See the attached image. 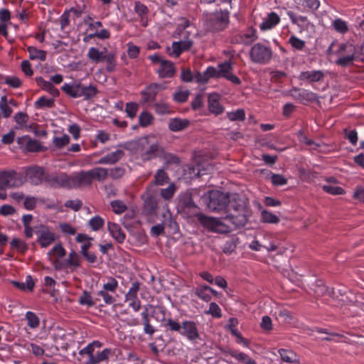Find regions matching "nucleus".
<instances>
[{
  "mask_svg": "<svg viewBox=\"0 0 364 364\" xmlns=\"http://www.w3.org/2000/svg\"><path fill=\"white\" fill-rule=\"evenodd\" d=\"M54 103L53 99H47L46 97H41L36 102V107H53Z\"/></svg>",
  "mask_w": 364,
  "mask_h": 364,
  "instance_id": "59",
  "label": "nucleus"
},
{
  "mask_svg": "<svg viewBox=\"0 0 364 364\" xmlns=\"http://www.w3.org/2000/svg\"><path fill=\"white\" fill-rule=\"evenodd\" d=\"M79 303L81 304H86L88 306H92L95 304L91 295L87 291H84L82 295L80 297Z\"/></svg>",
  "mask_w": 364,
  "mask_h": 364,
  "instance_id": "64",
  "label": "nucleus"
},
{
  "mask_svg": "<svg viewBox=\"0 0 364 364\" xmlns=\"http://www.w3.org/2000/svg\"><path fill=\"white\" fill-rule=\"evenodd\" d=\"M140 284L135 282L132 284V287L126 294V300L130 301L129 306L136 311H139L141 307L140 301L137 299V292L139 290Z\"/></svg>",
  "mask_w": 364,
  "mask_h": 364,
  "instance_id": "15",
  "label": "nucleus"
},
{
  "mask_svg": "<svg viewBox=\"0 0 364 364\" xmlns=\"http://www.w3.org/2000/svg\"><path fill=\"white\" fill-rule=\"evenodd\" d=\"M291 95L297 97L301 101L316 102L318 104L320 103L317 95L315 93L308 90H303L298 92L297 90H291Z\"/></svg>",
  "mask_w": 364,
  "mask_h": 364,
  "instance_id": "20",
  "label": "nucleus"
},
{
  "mask_svg": "<svg viewBox=\"0 0 364 364\" xmlns=\"http://www.w3.org/2000/svg\"><path fill=\"white\" fill-rule=\"evenodd\" d=\"M323 77V73L320 70L302 72L300 75V80H309V82H318Z\"/></svg>",
  "mask_w": 364,
  "mask_h": 364,
  "instance_id": "25",
  "label": "nucleus"
},
{
  "mask_svg": "<svg viewBox=\"0 0 364 364\" xmlns=\"http://www.w3.org/2000/svg\"><path fill=\"white\" fill-rule=\"evenodd\" d=\"M70 188L90 186L92 182L90 171H80L76 176L70 177Z\"/></svg>",
  "mask_w": 364,
  "mask_h": 364,
  "instance_id": "12",
  "label": "nucleus"
},
{
  "mask_svg": "<svg viewBox=\"0 0 364 364\" xmlns=\"http://www.w3.org/2000/svg\"><path fill=\"white\" fill-rule=\"evenodd\" d=\"M110 354V350L105 349L100 353H97V355H93L91 358H89L86 362L87 364H97L101 361L107 360L109 355Z\"/></svg>",
  "mask_w": 364,
  "mask_h": 364,
  "instance_id": "33",
  "label": "nucleus"
},
{
  "mask_svg": "<svg viewBox=\"0 0 364 364\" xmlns=\"http://www.w3.org/2000/svg\"><path fill=\"white\" fill-rule=\"evenodd\" d=\"M26 173L33 185H39L45 181V176L47 174L43 168L39 166L28 168Z\"/></svg>",
  "mask_w": 364,
  "mask_h": 364,
  "instance_id": "13",
  "label": "nucleus"
},
{
  "mask_svg": "<svg viewBox=\"0 0 364 364\" xmlns=\"http://www.w3.org/2000/svg\"><path fill=\"white\" fill-rule=\"evenodd\" d=\"M29 53V58L31 60L38 59L44 61L46 58V51L43 50L37 49L35 47L30 46L27 48Z\"/></svg>",
  "mask_w": 364,
  "mask_h": 364,
  "instance_id": "32",
  "label": "nucleus"
},
{
  "mask_svg": "<svg viewBox=\"0 0 364 364\" xmlns=\"http://www.w3.org/2000/svg\"><path fill=\"white\" fill-rule=\"evenodd\" d=\"M279 353L284 362L291 363L297 361L296 353L291 350L280 349Z\"/></svg>",
  "mask_w": 364,
  "mask_h": 364,
  "instance_id": "36",
  "label": "nucleus"
},
{
  "mask_svg": "<svg viewBox=\"0 0 364 364\" xmlns=\"http://www.w3.org/2000/svg\"><path fill=\"white\" fill-rule=\"evenodd\" d=\"M261 216L262 220L264 223H277L279 221V219L277 216L267 210L262 211Z\"/></svg>",
  "mask_w": 364,
  "mask_h": 364,
  "instance_id": "43",
  "label": "nucleus"
},
{
  "mask_svg": "<svg viewBox=\"0 0 364 364\" xmlns=\"http://www.w3.org/2000/svg\"><path fill=\"white\" fill-rule=\"evenodd\" d=\"M92 181L94 179L98 181H105L108 176V170L102 167H97L90 170Z\"/></svg>",
  "mask_w": 364,
  "mask_h": 364,
  "instance_id": "29",
  "label": "nucleus"
},
{
  "mask_svg": "<svg viewBox=\"0 0 364 364\" xmlns=\"http://www.w3.org/2000/svg\"><path fill=\"white\" fill-rule=\"evenodd\" d=\"M111 206L117 214L122 213L127 209V205L122 200H119L112 201Z\"/></svg>",
  "mask_w": 364,
  "mask_h": 364,
  "instance_id": "45",
  "label": "nucleus"
},
{
  "mask_svg": "<svg viewBox=\"0 0 364 364\" xmlns=\"http://www.w3.org/2000/svg\"><path fill=\"white\" fill-rule=\"evenodd\" d=\"M196 217L200 223L209 231L225 234L232 230L229 225L223 223L219 218L206 216L202 213L196 214Z\"/></svg>",
  "mask_w": 364,
  "mask_h": 364,
  "instance_id": "5",
  "label": "nucleus"
},
{
  "mask_svg": "<svg viewBox=\"0 0 364 364\" xmlns=\"http://www.w3.org/2000/svg\"><path fill=\"white\" fill-rule=\"evenodd\" d=\"M26 319L28 321V325L31 328H36L39 325V319L38 316L31 311H28L26 314Z\"/></svg>",
  "mask_w": 364,
  "mask_h": 364,
  "instance_id": "48",
  "label": "nucleus"
},
{
  "mask_svg": "<svg viewBox=\"0 0 364 364\" xmlns=\"http://www.w3.org/2000/svg\"><path fill=\"white\" fill-rule=\"evenodd\" d=\"M211 290V288L207 286H205L203 288L198 289L196 291V294L198 296L205 301H208L210 299V296L207 293V291Z\"/></svg>",
  "mask_w": 364,
  "mask_h": 364,
  "instance_id": "58",
  "label": "nucleus"
},
{
  "mask_svg": "<svg viewBox=\"0 0 364 364\" xmlns=\"http://www.w3.org/2000/svg\"><path fill=\"white\" fill-rule=\"evenodd\" d=\"M182 329L181 334L186 336L190 340H195L199 336L196 323L193 321L183 322L182 323Z\"/></svg>",
  "mask_w": 364,
  "mask_h": 364,
  "instance_id": "17",
  "label": "nucleus"
},
{
  "mask_svg": "<svg viewBox=\"0 0 364 364\" xmlns=\"http://www.w3.org/2000/svg\"><path fill=\"white\" fill-rule=\"evenodd\" d=\"M192 45L193 41L190 40L173 42L172 44V54L178 57L183 51L189 50Z\"/></svg>",
  "mask_w": 364,
  "mask_h": 364,
  "instance_id": "22",
  "label": "nucleus"
},
{
  "mask_svg": "<svg viewBox=\"0 0 364 364\" xmlns=\"http://www.w3.org/2000/svg\"><path fill=\"white\" fill-rule=\"evenodd\" d=\"M0 109L3 113L4 117L8 118L12 113L11 108L8 105V100L6 96H2L0 101Z\"/></svg>",
  "mask_w": 364,
  "mask_h": 364,
  "instance_id": "40",
  "label": "nucleus"
},
{
  "mask_svg": "<svg viewBox=\"0 0 364 364\" xmlns=\"http://www.w3.org/2000/svg\"><path fill=\"white\" fill-rule=\"evenodd\" d=\"M333 26L338 32L344 33L348 31L346 23L341 19H336L333 22Z\"/></svg>",
  "mask_w": 364,
  "mask_h": 364,
  "instance_id": "63",
  "label": "nucleus"
},
{
  "mask_svg": "<svg viewBox=\"0 0 364 364\" xmlns=\"http://www.w3.org/2000/svg\"><path fill=\"white\" fill-rule=\"evenodd\" d=\"M16 174V173L14 171H0V190L17 186L15 178Z\"/></svg>",
  "mask_w": 364,
  "mask_h": 364,
  "instance_id": "16",
  "label": "nucleus"
},
{
  "mask_svg": "<svg viewBox=\"0 0 364 364\" xmlns=\"http://www.w3.org/2000/svg\"><path fill=\"white\" fill-rule=\"evenodd\" d=\"M70 142V137L67 134H64L61 137H55L53 139V143L58 148H62Z\"/></svg>",
  "mask_w": 364,
  "mask_h": 364,
  "instance_id": "52",
  "label": "nucleus"
},
{
  "mask_svg": "<svg viewBox=\"0 0 364 364\" xmlns=\"http://www.w3.org/2000/svg\"><path fill=\"white\" fill-rule=\"evenodd\" d=\"M62 90L70 97L75 98L84 97L85 100H90L97 93V89L95 86H85L81 83L65 84L62 87Z\"/></svg>",
  "mask_w": 364,
  "mask_h": 364,
  "instance_id": "4",
  "label": "nucleus"
},
{
  "mask_svg": "<svg viewBox=\"0 0 364 364\" xmlns=\"http://www.w3.org/2000/svg\"><path fill=\"white\" fill-rule=\"evenodd\" d=\"M206 313L215 318H220L222 316L219 306L214 302L210 304L209 310Z\"/></svg>",
  "mask_w": 364,
  "mask_h": 364,
  "instance_id": "55",
  "label": "nucleus"
},
{
  "mask_svg": "<svg viewBox=\"0 0 364 364\" xmlns=\"http://www.w3.org/2000/svg\"><path fill=\"white\" fill-rule=\"evenodd\" d=\"M124 155V151L119 149L114 152L107 154V156H105L104 157H102L99 160L98 164H112L117 162Z\"/></svg>",
  "mask_w": 364,
  "mask_h": 364,
  "instance_id": "24",
  "label": "nucleus"
},
{
  "mask_svg": "<svg viewBox=\"0 0 364 364\" xmlns=\"http://www.w3.org/2000/svg\"><path fill=\"white\" fill-rule=\"evenodd\" d=\"M228 328H230L231 333L232 335H234L235 337H237L240 342L243 343L244 345L246 346H248V341L245 338H244L241 333L237 331V329L235 328V326L237 325L238 321L237 319L235 318H230L228 321Z\"/></svg>",
  "mask_w": 364,
  "mask_h": 364,
  "instance_id": "27",
  "label": "nucleus"
},
{
  "mask_svg": "<svg viewBox=\"0 0 364 364\" xmlns=\"http://www.w3.org/2000/svg\"><path fill=\"white\" fill-rule=\"evenodd\" d=\"M108 230L118 242L122 243L124 242L125 239V234L117 224L109 222Z\"/></svg>",
  "mask_w": 364,
  "mask_h": 364,
  "instance_id": "23",
  "label": "nucleus"
},
{
  "mask_svg": "<svg viewBox=\"0 0 364 364\" xmlns=\"http://www.w3.org/2000/svg\"><path fill=\"white\" fill-rule=\"evenodd\" d=\"M279 22V16L276 13L272 12L268 15L267 18L260 25V28L262 30L270 29Z\"/></svg>",
  "mask_w": 364,
  "mask_h": 364,
  "instance_id": "28",
  "label": "nucleus"
},
{
  "mask_svg": "<svg viewBox=\"0 0 364 364\" xmlns=\"http://www.w3.org/2000/svg\"><path fill=\"white\" fill-rule=\"evenodd\" d=\"M238 239H231L229 241H227L223 247V252L225 253L230 254L232 253L237 247V242Z\"/></svg>",
  "mask_w": 364,
  "mask_h": 364,
  "instance_id": "54",
  "label": "nucleus"
},
{
  "mask_svg": "<svg viewBox=\"0 0 364 364\" xmlns=\"http://www.w3.org/2000/svg\"><path fill=\"white\" fill-rule=\"evenodd\" d=\"M161 153H164V149L158 143H155L151 144L149 148L141 154V158L143 160L147 161L154 156L161 155Z\"/></svg>",
  "mask_w": 364,
  "mask_h": 364,
  "instance_id": "21",
  "label": "nucleus"
},
{
  "mask_svg": "<svg viewBox=\"0 0 364 364\" xmlns=\"http://www.w3.org/2000/svg\"><path fill=\"white\" fill-rule=\"evenodd\" d=\"M159 157L162 158L165 161V168L173 164L178 165L181 163L179 157L173 154L166 152L164 150V153H161V155H159Z\"/></svg>",
  "mask_w": 364,
  "mask_h": 364,
  "instance_id": "30",
  "label": "nucleus"
},
{
  "mask_svg": "<svg viewBox=\"0 0 364 364\" xmlns=\"http://www.w3.org/2000/svg\"><path fill=\"white\" fill-rule=\"evenodd\" d=\"M138 106L134 102H129L126 105L125 112L130 118H134L137 112Z\"/></svg>",
  "mask_w": 364,
  "mask_h": 364,
  "instance_id": "61",
  "label": "nucleus"
},
{
  "mask_svg": "<svg viewBox=\"0 0 364 364\" xmlns=\"http://www.w3.org/2000/svg\"><path fill=\"white\" fill-rule=\"evenodd\" d=\"M189 95V90L178 91L173 95V99L176 102L182 103L188 100Z\"/></svg>",
  "mask_w": 364,
  "mask_h": 364,
  "instance_id": "56",
  "label": "nucleus"
},
{
  "mask_svg": "<svg viewBox=\"0 0 364 364\" xmlns=\"http://www.w3.org/2000/svg\"><path fill=\"white\" fill-rule=\"evenodd\" d=\"M229 23V13L227 11H219L206 14L205 25L206 29L216 32L223 30Z\"/></svg>",
  "mask_w": 364,
  "mask_h": 364,
  "instance_id": "2",
  "label": "nucleus"
},
{
  "mask_svg": "<svg viewBox=\"0 0 364 364\" xmlns=\"http://www.w3.org/2000/svg\"><path fill=\"white\" fill-rule=\"evenodd\" d=\"M45 182L53 188L63 187L70 188V177L65 173H47L45 176Z\"/></svg>",
  "mask_w": 364,
  "mask_h": 364,
  "instance_id": "9",
  "label": "nucleus"
},
{
  "mask_svg": "<svg viewBox=\"0 0 364 364\" xmlns=\"http://www.w3.org/2000/svg\"><path fill=\"white\" fill-rule=\"evenodd\" d=\"M157 208V203L155 198L149 196L144 201V211L147 215H151Z\"/></svg>",
  "mask_w": 364,
  "mask_h": 364,
  "instance_id": "35",
  "label": "nucleus"
},
{
  "mask_svg": "<svg viewBox=\"0 0 364 364\" xmlns=\"http://www.w3.org/2000/svg\"><path fill=\"white\" fill-rule=\"evenodd\" d=\"M227 117L230 121H244L245 114L244 109H239L235 112H228Z\"/></svg>",
  "mask_w": 364,
  "mask_h": 364,
  "instance_id": "42",
  "label": "nucleus"
},
{
  "mask_svg": "<svg viewBox=\"0 0 364 364\" xmlns=\"http://www.w3.org/2000/svg\"><path fill=\"white\" fill-rule=\"evenodd\" d=\"M257 38V36L256 35V31L255 30H252L250 34L247 33L240 36V42L246 45L250 44L252 41L256 40Z\"/></svg>",
  "mask_w": 364,
  "mask_h": 364,
  "instance_id": "53",
  "label": "nucleus"
},
{
  "mask_svg": "<svg viewBox=\"0 0 364 364\" xmlns=\"http://www.w3.org/2000/svg\"><path fill=\"white\" fill-rule=\"evenodd\" d=\"M243 210H250L247 206V199L237 193L231 194L225 212Z\"/></svg>",
  "mask_w": 364,
  "mask_h": 364,
  "instance_id": "10",
  "label": "nucleus"
},
{
  "mask_svg": "<svg viewBox=\"0 0 364 364\" xmlns=\"http://www.w3.org/2000/svg\"><path fill=\"white\" fill-rule=\"evenodd\" d=\"M311 289L317 296H323L328 291V287L321 279L315 280L311 283Z\"/></svg>",
  "mask_w": 364,
  "mask_h": 364,
  "instance_id": "31",
  "label": "nucleus"
},
{
  "mask_svg": "<svg viewBox=\"0 0 364 364\" xmlns=\"http://www.w3.org/2000/svg\"><path fill=\"white\" fill-rule=\"evenodd\" d=\"M226 215L224 220H228L235 228L244 227L247 223L249 217L251 215L250 210H234L225 212Z\"/></svg>",
  "mask_w": 364,
  "mask_h": 364,
  "instance_id": "8",
  "label": "nucleus"
},
{
  "mask_svg": "<svg viewBox=\"0 0 364 364\" xmlns=\"http://www.w3.org/2000/svg\"><path fill=\"white\" fill-rule=\"evenodd\" d=\"M175 73L174 64L167 60L161 61L160 68L158 70L159 75L161 78L171 77Z\"/></svg>",
  "mask_w": 364,
  "mask_h": 364,
  "instance_id": "19",
  "label": "nucleus"
},
{
  "mask_svg": "<svg viewBox=\"0 0 364 364\" xmlns=\"http://www.w3.org/2000/svg\"><path fill=\"white\" fill-rule=\"evenodd\" d=\"M220 96L216 93L210 94L208 96V109L210 112L219 114L223 112V107L219 102Z\"/></svg>",
  "mask_w": 364,
  "mask_h": 364,
  "instance_id": "18",
  "label": "nucleus"
},
{
  "mask_svg": "<svg viewBox=\"0 0 364 364\" xmlns=\"http://www.w3.org/2000/svg\"><path fill=\"white\" fill-rule=\"evenodd\" d=\"M190 124L189 121L187 119H178L175 118L171 119L169 123V129L173 132H178L183 130L188 127Z\"/></svg>",
  "mask_w": 364,
  "mask_h": 364,
  "instance_id": "26",
  "label": "nucleus"
},
{
  "mask_svg": "<svg viewBox=\"0 0 364 364\" xmlns=\"http://www.w3.org/2000/svg\"><path fill=\"white\" fill-rule=\"evenodd\" d=\"M169 181L168 174L164 169H159L154 176V184L157 186H162Z\"/></svg>",
  "mask_w": 364,
  "mask_h": 364,
  "instance_id": "37",
  "label": "nucleus"
},
{
  "mask_svg": "<svg viewBox=\"0 0 364 364\" xmlns=\"http://www.w3.org/2000/svg\"><path fill=\"white\" fill-rule=\"evenodd\" d=\"M139 124L141 127H146L151 123V122L153 120V117L149 112H144L140 114V116L139 117Z\"/></svg>",
  "mask_w": 364,
  "mask_h": 364,
  "instance_id": "49",
  "label": "nucleus"
},
{
  "mask_svg": "<svg viewBox=\"0 0 364 364\" xmlns=\"http://www.w3.org/2000/svg\"><path fill=\"white\" fill-rule=\"evenodd\" d=\"M230 354L232 357L245 364H256V362L248 357L247 355L243 353H237L235 351H230Z\"/></svg>",
  "mask_w": 364,
  "mask_h": 364,
  "instance_id": "41",
  "label": "nucleus"
},
{
  "mask_svg": "<svg viewBox=\"0 0 364 364\" xmlns=\"http://www.w3.org/2000/svg\"><path fill=\"white\" fill-rule=\"evenodd\" d=\"M345 137L353 144L355 145L358 141V134L355 130L348 131V129L343 130Z\"/></svg>",
  "mask_w": 364,
  "mask_h": 364,
  "instance_id": "57",
  "label": "nucleus"
},
{
  "mask_svg": "<svg viewBox=\"0 0 364 364\" xmlns=\"http://www.w3.org/2000/svg\"><path fill=\"white\" fill-rule=\"evenodd\" d=\"M88 58L94 62H101L105 60V55L103 52H100L96 48H91L88 52Z\"/></svg>",
  "mask_w": 364,
  "mask_h": 364,
  "instance_id": "38",
  "label": "nucleus"
},
{
  "mask_svg": "<svg viewBox=\"0 0 364 364\" xmlns=\"http://www.w3.org/2000/svg\"><path fill=\"white\" fill-rule=\"evenodd\" d=\"M11 247L16 249L21 253H24L28 250L27 244L19 238H14L10 242Z\"/></svg>",
  "mask_w": 364,
  "mask_h": 364,
  "instance_id": "39",
  "label": "nucleus"
},
{
  "mask_svg": "<svg viewBox=\"0 0 364 364\" xmlns=\"http://www.w3.org/2000/svg\"><path fill=\"white\" fill-rule=\"evenodd\" d=\"M293 10L289 11L287 12L288 16L291 19L292 22L294 23H296L298 19L300 21L305 22L307 21V17L304 16H301L299 14V11H301V7L299 6H295L294 8H292Z\"/></svg>",
  "mask_w": 364,
  "mask_h": 364,
  "instance_id": "34",
  "label": "nucleus"
},
{
  "mask_svg": "<svg viewBox=\"0 0 364 364\" xmlns=\"http://www.w3.org/2000/svg\"><path fill=\"white\" fill-rule=\"evenodd\" d=\"M323 190L332 195H342L345 193L344 190L338 186H332L330 185H324L322 187Z\"/></svg>",
  "mask_w": 364,
  "mask_h": 364,
  "instance_id": "50",
  "label": "nucleus"
},
{
  "mask_svg": "<svg viewBox=\"0 0 364 364\" xmlns=\"http://www.w3.org/2000/svg\"><path fill=\"white\" fill-rule=\"evenodd\" d=\"M17 143L21 145H25L26 149L30 152H38L46 150L38 141L32 139L28 136H23L17 139Z\"/></svg>",
  "mask_w": 364,
  "mask_h": 364,
  "instance_id": "14",
  "label": "nucleus"
},
{
  "mask_svg": "<svg viewBox=\"0 0 364 364\" xmlns=\"http://www.w3.org/2000/svg\"><path fill=\"white\" fill-rule=\"evenodd\" d=\"M59 228L65 235H74L76 233L75 229L68 223H61L59 224Z\"/></svg>",
  "mask_w": 364,
  "mask_h": 364,
  "instance_id": "62",
  "label": "nucleus"
},
{
  "mask_svg": "<svg viewBox=\"0 0 364 364\" xmlns=\"http://www.w3.org/2000/svg\"><path fill=\"white\" fill-rule=\"evenodd\" d=\"M105 60L107 63V70L112 73L114 70L116 66L115 55L112 53H109L105 55Z\"/></svg>",
  "mask_w": 364,
  "mask_h": 364,
  "instance_id": "46",
  "label": "nucleus"
},
{
  "mask_svg": "<svg viewBox=\"0 0 364 364\" xmlns=\"http://www.w3.org/2000/svg\"><path fill=\"white\" fill-rule=\"evenodd\" d=\"M218 68V74L220 77H226V76L231 73L232 69V65L229 62H225L223 64L219 65Z\"/></svg>",
  "mask_w": 364,
  "mask_h": 364,
  "instance_id": "44",
  "label": "nucleus"
},
{
  "mask_svg": "<svg viewBox=\"0 0 364 364\" xmlns=\"http://www.w3.org/2000/svg\"><path fill=\"white\" fill-rule=\"evenodd\" d=\"M272 55L271 49L259 43L252 46L250 51V57L252 61L261 64L269 62Z\"/></svg>",
  "mask_w": 364,
  "mask_h": 364,
  "instance_id": "6",
  "label": "nucleus"
},
{
  "mask_svg": "<svg viewBox=\"0 0 364 364\" xmlns=\"http://www.w3.org/2000/svg\"><path fill=\"white\" fill-rule=\"evenodd\" d=\"M89 225L93 230L97 231L103 226L104 220L101 217L97 215L89 221Z\"/></svg>",
  "mask_w": 364,
  "mask_h": 364,
  "instance_id": "47",
  "label": "nucleus"
},
{
  "mask_svg": "<svg viewBox=\"0 0 364 364\" xmlns=\"http://www.w3.org/2000/svg\"><path fill=\"white\" fill-rule=\"evenodd\" d=\"M289 43L292 47L299 50H302L305 46V42L294 36H291L289 38Z\"/></svg>",
  "mask_w": 364,
  "mask_h": 364,
  "instance_id": "60",
  "label": "nucleus"
},
{
  "mask_svg": "<svg viewBox=\"0 0 364 364\" xmlns=\"http://www.w3.org/2000/svg\"><path fill=\"white\" fill-rule=\"evenodd\" d=\"M165 88L166 85L164 84H150L141 92L143 102L146 103L155 101L156 96L159 91L163 90Z\"/></svg>",
  "mask_w": 364,
  "mask_h": 364,
  "instance_id": "11",
  "label": "nucleus"
},
{
  "mask_svg": "<svg viewBox=\"0 0 364 364\" xmlns=\"http://www.w3.org/2000/svg\"><path fill=\"white\" fill-rule=\"evenodd\" d=\"M35 233L38 235L36 242L43 248L48 247L56 240L55 234L49 227L43 224L35 226Z\"/></svg>",
  "mask_w": 364,
  "mask_h": 364,
  "instance_id": "7",
  "label": "nucleus"
},
{
  "mask_svg": "<svg viewBox=\"0 0 364 364\" xmlns=\"http://www.w3.org/2000/svg\"><path fill=\"white\" fill-rule=\"evenodd\" d=\"M176 187L173 183L171 184L168 188L161 190V196L166 200L171 199L175 192Z\"/></svg>",
  "mask_w": 364,
  "mask_h": 364,
  "instance_id": "51",
  "label": "nucleus"
},
{
  "mask_svg": "<svg viewBox=\"0 0 364 364\" xmlns=\"http://www.w3.org/2000/svg\"><path fill=\"white\" fill-rule=\"evenodd\" d=\"M231 194L213 190L203 197L207 207L212 211H226Z\"/></svg>",
  "mask_w": 364,
  "mask_h": 364,
  "instance_id": "1",
  "label": "nucleus"
},
{
  "mask_svg": "<svg viewBox=\"0 0 364 364\" xmlns=\"http://www.w3.org/2000/svg\"><path fill=\"white\" fill-rule=\"evenodd\" d=\"M336 55L338 56L336 64L341 67L351 66L355 61L357 62L355 46L352 43L340 44L338 49L336 51Z\"/></svg>",
  "mask_w": 364,
  "mask_h": 364,
  "instance_id": "3",
  "label": "nucleus"
}]
</instances>
